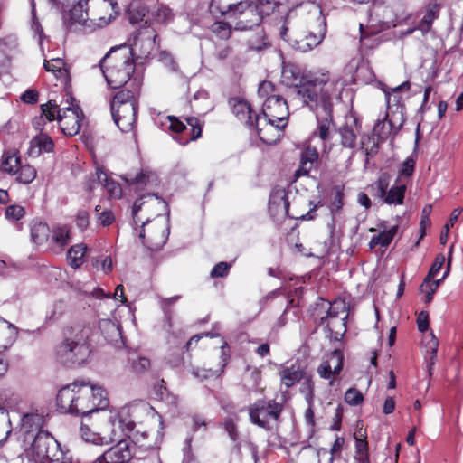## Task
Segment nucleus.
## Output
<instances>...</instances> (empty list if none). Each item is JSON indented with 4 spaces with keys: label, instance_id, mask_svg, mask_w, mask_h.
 <instances>
[{
    "label": "nucleus",
    "instance_id": "nucleus-43",
    "mask_svg": "<svg viewBox=\"0 0 463 463\" xmlns=\"http://www.w3.org/2000/svg\"><path fill=\"white\" fill-rule=\"evenodd\" d=\"M366 435L365 433H363L361 430L359 433L354 434L355 439V449H356V456L355 459H362L364 457H368L367 453V441L365 439Z\"/></svg>",
    "mask_w": 463,
    "mask_h": 463
},
{
    "label": "nucleus",
    "instance_id": "nucleus-35",
    "mask_svg": "<svg viewBox=\"0 0 463 463\" xmlns=\"http://www.w3.org/2000/svg\"><path fill=\"white\" fill-rule=\"evenodd\" d=\"M97 178L99 183L106 188L110 196L119 198L122 194V190L117 182L109 177L108 175L102 170H97Z\"/></svg>",
    "mask_w": 463,
    "mask_h": 463
},
{
    "label": "nucleus",
    "instance_id": "nucleus-49",
    "mask_svg": "<svg viewBox=\"0 0 463 463\" xmlns=\"http://www.w3.org/2000/svg\"><path fill=\"white\" fill-rule=\"evenodd\" d=\"M20 157L13 155L5 156L2 167L5 172L10 174H16L20 168Z\"/></svg>",
    "mask_w": 463,
    "mask_h": 463
},
{
    "label": "nucleus",
    "instance_id": "nucleus-51",
    "mask_svg": "<svg viewBox=\"0 0 463 463\" xmlns=\"http://www.w3.org/2000/svg\"><path fill=\"white\" fill-rule=\"evenodd\" d=\"M415 169V160L412 157H408L402 164L401 168L399 169V176L398 181H400L402 177H410Z\"/></svg>",
    "mask_w": 463,
    "mask_h": 463
},
{
    "label": "nucleus",
    "instance_id": "nucleus-31",
    "mask_svg": "<svg viewBox=\"0 0 463 463\" xmlns=\"http://www.w3.org/2000/svg\"><path fill=\"white\" fill-rule=\"evenodd\" d=\"M31 239L37 244L42 245L48 241L50 238V228L49 226L38 220H33L30 224Z\"/></svg>",
    "mask_w": 463,
    "mask_h": 463
},
{
    "label": "nucleus",
    "instance_id": "nucleus-9",
    "mask_svg": "<svg viewBox=\"0 0 463 463\" xmlns=\"http://www.w3.org/2000/svg\"><path fill=\"white\" fill-rule=\"evenodd\" d=\"M157 33L151 25L140 27L134 35L133 43L128 46L131 58L137 64H142L150 58L152 52L157 47Z\"/></svg>",
    "mask_w": 463,
    "mask_h": 463
},
{
    "label": "nucleus",
    "instance_id": "nucleus-2",
    "mask_svg": "<svg viewBox=\"0 0 463 463\" xmlns=\"http://www.w3.org/2000/svg\"><path fill=\"white\" fill-rule=\"evenodd\" d=\"M57 405L61 412L87 416L104 410L109 405V401L100 386L74 382L59 391Z\"/></svg>",
    "mask_w": 463,
    "mask_h": 463
},
{
    "label": "nucleus",
    "instance_id": "nucleus-57",
    "mask_svg": "<svg viewBox=\"0 0 463 463\" xmlns=\"http://www.w3.org/2000/svg\"><path fill=\"white\" fill-rule=\"evenodd\" d=\"M223 427L232 441L235 442L239 439L237 424L232 417H228L225 419L223 422Z\"/></svg>",
    "mask_w": 463,
    "mask_h": 463
},
{
    "label": "nucleus",
    "instance_id": "nucleus-38",
    "mask_svg": "<svg viewBox=\"0 0 463 463\" xmlns=\"http://www.w3.org/2000/svg\"><path fill=\"white\" fill-rule=\"evenodd\" d=\"M51 241L60 248H64L70 241V230L66 225L57 226L52 230Z\"/></svg>",
    "mask_w": 463,
    "mask_h": 463
},
{
    "label": "nucleus",
    "instance_id": "nucleus-37",
    "mask_svg": "<svg viewBox=\"0 0 463 463\" xmlns=\"http://www.w3.org/2000/svg\"><path fill=\"white\" fill-rule=\"evenodd\" d=\"M392 131V123L387 119V115L379 119L373 127V136L377 137L379 141H384Z\"/></svg>",
    "mask_w": 463,
    "mask_h": 463
},
{
    "label": "nucleus",
    "instance_id": "nucleus-60",
    "mask_svg": "<svg viewBox=\"0 0 463 463\" xmlns=\"http://www.w3.org/2000/svg\"><path fill=\"white\" fill-rule=\"evenodd\" d=\"M301 392L305 395L307 403L313 406L314 401V383L310 379H307L301 388Z\"/></svg>",
    "mask_w": 463,
    "mask_h": 463
},
{
    "label": "nucleus",
    "instance_id": "nucleus-59",
    "mask_svg": "<svg viewBox=\"0 0 463 463\" xmlns=\"http://www.w3.org/2000/svg\"><path fill=\"white\" fill-rule=\"evenodd\" d=\"M445 260H446V259L443 254L437 255V257L435 258V260H434L433 264L431 265L430 269L427 275L428 279H432L438 275V273L441 269Z\"/></svg>",
    "mask_w": 463,
    "mask_h": 463
},
{
    "label": "nucleus",
    "instance_id": "nucleus-1",
    "mask_svg": "<svg viewBox=\"0 0 463 463\" xmlns=\"http://www.w3.org/2000/svg\"><path fill=\"white\" fill-rule=\"evenodd\" d=\"M281 83L293 89L295 99L312 110L317 118L333 112V100L340 96L338 81L330 80L328 74L307 79L295 64H284L281 71Z\"/></svg>",
    "mask_w": 463,
    "mask_h": 463
},
{
    "label": "nucleus",
    "instance_id": "nucleus-34",
    "mask_svg": "<svg viewBox=\"0 0 463 463\" xmlns=\"http://www.w3.org/2000/svg\"><path fill=\"white\" fill-rule=\"evenodd\" d=\"M86 250L87 246L82 243L75 244L69 249L67 259L71 268L78 269L83 264Z\"/></svg>",
    "mask_w": 463,
    "mask_h": 463
},
{
    "label": "nucleus",
    "instance_id": "nucleus-27",
    "mask_svg": "<svg viewBox=\"0 0 463 463\" xmlns=\"http://www.w3.org/2000/svg\"><path fill=\"white\" fill-rule=\"evenodd\" d=\"M122 179L129 185H136L137 191L143 190L144 186L149 185L157 181L156 175L148 170H142L136 176L126 175Z\"/></svg>",
    "mask_w": 463,
    "mask_h": 463
},
{
    "label": "nucleus",
    "instance_id": "nucleus-50",
    "mask_svg": "<svg viewBox=\"0 0 463 463\" xmlns=\"http://www.w3.org/2000/svg\"><path fill=\"white\" fill-rule=\"evenodd\" d=\"M278 0H257V2L254 3V5L258 6V9L264 16L273 13L278 6Z\"/></svg>",
    "mask_w": 463,
    "mask_h": 463
},
{
    "label": "nucleus",
    "instance_id": "nucleus-22",
    "mask_svg": "<svg viewBox=\"0 0 463 463\" xmlns=\"http://www.w3.org/2000/svg\"><path fill=\"white\" fill-rule=\"evenodd\" d=\"M99 328L106 341L117 347L123 345L121 328L118 324L109 319H103L99 321Z\"/></svg>",
    "mask_w": 463,
    "mask_h": 463
},
{
    "label": "nucleus",
    "instance_id": "nucleus-26",
    "mask_svg": "<svg viewBox=\"0 0 463 463\" xmlns=\"http://www.w3.org/2000/svg\"><path fill=\"white\" fill-rule=\"evenodd\" d=\"M17 45V38L14 35L0 39V72L7 68L10 56L16 50Z\"/></svg>",
    "mask_w": 463,
    "mask_h": 463
},
{
    "label": "nucleus",
    "instance_id": "nucleus-54",
    "mask_svg": "<svg viewBox=\"0 0 463 463\" xmlns=\"http://www.w3.org/2000/svg\"><path fill=\"white\" fill-rule=\"evenodd\" d=\"M232 265L228 262H219L217 263L210 272V277L213 279L215 278H223L228 275Z\"/></svg>",
    "mask_w": 463,
    "mask_h": 463
},
{
    "label": "nucleus",
    "instance_id": "nucleus-10",
    "mask_svg": "<svg viewBox=\"0 0 463 463\" xmlns=\"http://www.w3.org/2000/svg\"><path fill=\"white\" fill-rule=\"evenodd\" d=\"M283 410L282 404L269 400H259L249 409L250 419L252 423L265 430H271V422H276Z\"/></svg>",
    "mask_w": 463,
    "mask_h": 463
},
{
    "label": "nucleus",
    "instance_id": "nucleus-4",
    "mask_svg": "<svg viewBox=\"0 0 463 463\" xmlns=\"http://www.w3.org/2000/svg\"><path fill=\"white\" fill-rule=\"evenodd\" d=\"M155 203L165 204V202L154 194H147L146 196H141L137 199L132 207L134 223L137 224L141 222L139 238L142 240L143 245L152 251L161 250L165 244L169 234V228L163 222H156L149 225V217H146V220L142 221V218L138 215L143 208L147 211Z\"/></svg>",
    "mask_w": 463,
    "mask_h": 463
},
{
    "label": "nucleus",
    "instance_id": "nucleus-32",
    "mask_svg": "<svg viewBox=\"0 0 463 463\" xmlns=\"http://www.w3.org/2000/svg\"><path fill=\"white\" fill-rule=\"evenodd\" d=\"M232 112L240 120H244L247 125L253 127L255 116L249 103L243 100L236 101L232 106Z\"/></svg>",
    "mask_w": 463,
    "mask_h": 463
},
{
    "label": "nucleus",
    "instance_id": "nucleus-18",
    "mask_svg": "<svg viewBox=\"0 0 463 463\" xmlns=\"http://www.w3.org/2000/svg\"><path fill=\"white\" fill-rule=\"evenodd\" d=\"M111 115L118 128L125 133L134 128L137 119V104L125 103L110 107Z\"/></svg>",
    "mask_w": 463,
    "mask_h": 463
},
{
    "label": "nucleus",
    "instance_id": "nucleus-25",
    "mask_svg": "<svg viewBox=\"0 0 463 463\" xmlns=\"http://www.w3.org/2000/svg\"><path fill=\"white\" fill-rule=\"evenodd\" d=\"M53 147L52 139L45 134H40L30 141L28 155L32 157H38L43 152L52 151Z\"/></svg>",
    "mask_w": 463,
    "mask_h": 463
},
{
    "label": "nucleus",
    "instance_id": "nucleus-53",
    "mask_svg": "<svg viewBox=\"0 0 463 463\" xmlns=\"http://www.w3.org/2000/svg\"><path fill=\"white\" fill-rule=\"evenodd\" d=\"M364 400L363 394L354 388L348 389L345 393V401L346 403L356 406L360 404Z\"/></svg>",
    "mask_w": 463,
    "mask_h": 463
},
{
    "label": "nucleus",
    "instance_id": "nucleus-15",
    "mask_svg": "<svg viewBox=\"0 0 463 463\" xmlns=\"http://www.w3.org/2000/svg\"><path fill=\"white\" fill-rule=\"evenodd\" d=\"M288 124L275 122L271 119L255 116L254 127L260 140L268 145L276 144L283 136L284 128Z\"/></svg>",
    "mask_w": 463,
    "mask_h": 463
},
{
    "label": "nucleus",
    "instance_id": "nucleus-45",
    "mask_svg": "<svg viewBox=\"0 0 463 463\" xmlns=\"http://www.w3.org/2000/svg\"><path fill=\"white\" fill-rule=\"evenodd\" d=\"M17 174V180L25 184L32 183L36 177V170L31 165L20 166Z\"/></svg>",
    "mask_w": 463,
    "mask_h": 463
},
{
    "label": "nucleus",
    "instance_id": "nucleus-61",
    "mask_svg": "<svg viewBox=\"0 0 463 463\" xmlns=\"http://www.w3.org/2000/svg\"><path fill=\"white\" fill-rule=\"evenodd\" d=\"M24 209L20 205H10L5 209L7 219L18 221L24 215Z\"/></svg>",
    "mask_w": 463,
    "mask_h": 463
},
{
    "label": "nucleus",
    "instance_id": "nucleus-40",
    "mask_svg": "<svg viewBox=\"0 0 463 463\" xmlns=\"http://www.w3.org/2000/svg\"><path fill=\"white\" fill-rule=\"evenodd\" d=\"M80 434L83 440L95 445L106 444L105 436L92 431L87 425L82 424L80 428Z\"/></svg>",
    "mask_w": 463,
    "mask_h": 463
},
{
    "label": "nucleus",
    "instance_id": "nucleus-41",
    "mask_svg": "<svg viewBox=\"0 0 463 463\" xmlns=\"http://www.w3.org/2000/svg\"><path fill=\"white\" fill-rule=\"evenodd\" d=\"M128 15L131 24H137L145 18L148 19V10L143 5L131 4L128 10Z\"/></svg>",
    "mask_w": 463,
    "mask_h": 463
},
{
    "label": "nucleus",
    "instance_id": "nucleus-29",
    "mask_svg": "<svg viewBox=\"0 0 463 463\" xmlns=\"http://www.w3.org/2000/svg\"><path fill=\"white\" fill-rule=\"evenodd\" d=\"M281 383L287 388L292 387L298 383L304 376V371L300 365L295 364L290 366L283 368L279 372Z\"/></svg>",
    "mask_w": 463,
    "mask_h": 463
},
{
    "label": "nucleus",
    "instance_id": "nucleus-12",
    "mask_svg": "<svg viewBox=\"0 0 463 463\" xmlns=\"http://www.w3.org/2000/svg\"><path fill=\"white\" fill-rule=\"evenodd\" d=\"M398 183L399 181L396 180V184L388 190L390 185V175L386 173L382 174L373 185L376 189V196L383 200L386 204H402L406 192V185L404 184Z\"/></svg>",
    "mask_w": 463,
    "mask_h": 463
},
{
    "label": "nucleus",
    "instance_id": "nucleus-11",
    "mask_svg": "<svg viewBox=\"0 0 463 463\" xmlns=\"http://www.w3.org/2000/svg\"><path fill=\"white\" fill-rule=\"evenodd\" d=\"M262 18L263 15L258 6H255L253 2L246 0L236 4L230 19L235 22L234 28L236 30H247L259 25Z\"/></svg>",
    "mask_w": 463,
    "mask_h": 463
},
{
    "label": "nucleus",
    "instance_id": "nucleus-17",
    "mask_svg": "<svg viewBox=\"0 0 463 463\" xmlns=\"http://www.w3.org/2000/svg\"><path fill=\"white\" fill-rule=\"evenodd\" d=\"M134 455L129 439H120L96 458L94 463H127Z\"/></svg>",
    "mask_w": 463,
    "mask_h": 463
},
{
    "label": "nucleus",
    "instance_id": "nucleus-62",
    "mask_svg": "<svg viewBox=\"0 0 463 463\" xmlns=\"http://www.w3.org/2000/svg\"><path fill=\"white\" fill-rule=\"evenodd\" d=\"M274 91L275 86L270 81L264 80L259 86L258 95L266 99L269 96L276 95Z\"/></svg>",
    "mask_w": 463,
    "mask_h": 463
},
{
    "label": "nucleus",
    "instance_id": "nucleus-46",
    "mask_svg": "<svg viewBox=\"0 0 463 463\" xmlns=\"http://www.w3.org/2000/svg\"><path fill=\"white\" fill-rule=\"evenodd\" d=\"M159 61L171 72H178L179 66L173 55L166 52L162 51L159 53Z\"/></svg>",
    "mask_w": 463,
    "mask_h": 463
},
{
    "label": "nucleus",
    "instance_id": "nucleus-48",
    "mask_svg": "<svg viewBox=\"0 0 463 463\" xmlns=\"http://www.w3.org/2000/svg\"><path fill=\"white\" fill-rule=\"evenodd\" d=\"M128 439H131V441L135 445H138L141 448L145 449H150L152 448L151 443L145 442V439L147 438V432L146 431H141L139 430L133 429V431L130 433L129 436H128Z\"/></svg>",
    "mask_w": 463,
    "mask_h": 463
},
{
    "label": "nucleus",
    "instance_id": "nucleus-7",
    "mask_svg": "<svg viewBox=\"0 0 463 463\" xmlns=\"http://www.w3.org/2000/svg\"><path fill=\"white\" fill-rule=\"evenodd\" d=\"M317 128L310 136L306 148L301 152L300 165L295 172L297 178L307 175L315 167L319 156L317 146H326V142L329 139L331 129L334 127L332 112L325 115V118H323V116L321 118H317Z\"/></svg>",
    "mask_w": 463,
    "mask_h": 463
},
{
    "label": "nucleus",
    "instance_id": "nucleus-19",
    "mask_svg": "<svg viewBox=\"0 0 463 463\" xmlns=\"http://www.w3.org/2000/svg\"><path fill=\"white\" fill-rule=\"evenodd\" d=\"M44 424V417L39 412H29L24 414L20 422V435L23 437L24 446L29 444L42 430Z\"/></svg>",
    "mask_w": 463,
    "mask_h": 463
},
{
    "label": "nucleus",
    "instance_id": "nucleus-23",
    "mask_svg": "<svg viewBox=\"0 0 463 463\" xmlns=\"http://www.w3.org/2000/svg\"><path fill=\"white\" fill-rule=\"evenodd\" d=\"M140 85V79L137 77H134L133 81L131 83V86H133V88L131 90L127 88L117 92L113 98L110 107L121 106L125 103L137 104V98L139 95Z\"/></svg>",
    "mask_w": 463,
    "mask_h": 463
},
{
    "label": "nucleus",
    "instance_id": "nucleus-39",
    "mask_svg": "<svg viewBox=\"0 0 463 463\" xmlns=\"http://www.w3.org/2000/svg\"><path fill=\"white\" fill-rule=\"evenodd\" d=\"M341 145L347 148H354L356 145L357 136L351 126H345L339 129Z\"/></svg>",
    "mask_w": 463,
    "mask_h": 463
},
{
    "label": "nucleus",
    "instance_id": "nucleus-63",
    "mask_svg": "<svg viewBox=\"0 0 463 463\" xmlns=\"http://www.w3.org/2000/svg\"><path fill=\"white\" fill-rule=\"evenodd\" d=\"M150 367V361L146 357H138L137 360L132 361V369L141 373Z\"/></svg>",
    "mask_w": 463,
    "mask_h": 463
},
{
    "label": "nucleus",
    "instance_id": "nucleus-13",
    "mask_svg": "<svg viewBox=\"0 0 463 463\" xmlns=\"http://www.w3.org/2000/svg\"><path fill=\"white\" fill-rule=\"evenodd\" d=\"M167 119L169 121V129L178 135L175 139L182 146H185L190 141L199 138L202 135V127L197 118L190 117L186 118L190 128L175 117L169 116Z\"/></svg>",
    "mask_w": 463,
    "mask_h": 463
},
{
    "label": "nucleus",
    "instance_id": "nucleus-21",
    "mask_svg": "<svg viewBox=\"0 0 463 463\" xmlns=\"http://www.w3.org/2000/svg\"><path fill=\"white\" fill-rule=\"evenodd\" d=\"M343 367V354L339 350L332 352L327 360L317 368V373L323 379H330L333 374H338Z\"/></svg>",
    "mask_w": 463,
    "mask_h": 463
},
{
    "label": "nucleus",
    "instance_id": "nucleus-28",
    "mask_svg": "<svg viewBox=\"0 0 463 463\" xmlns=\"http://www.w3.org/2000/svg\"><path fill=\"white\" fill-rule=\"evenodd\" d=\"M439 11L440 5L437 3H430L426 6L425 14L417 25V29L423 35L430 31L434 20L439 15Z\"/></svg>",
    "mask_w": 463,
    "mask_h": 463
},
{
    "label": "nucleus",
    "instance_id": "nucleus-16",
    "mask_svg": "<svg viewBox=\"0 0 463 463\" xmlns=\"http://www.w3.org/2000/svg\"><path fill=\"white\" fill-rule=\"evenodd\" d=\"M289 116L288 106L286 99L279 95L267 97L262 105L261 118L271 119L275 122L288 124Z\"/></svg>",
    "mask_w": 463,
    "mask_h": 463
},
{
    "label": "nucleus",
    "instance_id": "nucleus-8",
    "mask_svg": "<svg viewBox=\"0 0 463 463\" xmlns=\"http://www.w3.org/2000/svg\"><path fill=\"white\" fill-rule=\"evenodd\" d=\"M139 409L137 405H128L121 407L115 414L109 416L110 432L104 435L106 444L126 439L125 437L130 435L136 427V418Z\"/></svg>",
    "mask_w": 463,
    "mask_h": 463
},
{
    "label": "nucleus",
    "instance_id": "nucleus-33",
    "mask_svg": "<svg viewBox=\"0 0 463 463\" xmlns=\"http://www.w3.org/2000/svg\"><path fill=\"white\" fill-rule=\"evenodd\" d=\"M237 3L238 2H234L233 0H212L209 5V11L214 16L226 14L230 19L232 11H234Z\"/></svg>",
    "mask_w": 463,
    "mask_h": 463
},
{
    "label": "nucleus",
    "instance_id": "nucleus-20",
    "mask_svg": "<svg viewBox=\"0 0 463 463\" xmlns=\"http://www.w3.org/2000/svg\"><path fill=\"white\" fill-rule=\"evenodd\" d=\"M81 110L76 106L72 108H66L62 113H58L59 126L66 136H75L80 129Z\"/></svg>",
    "mask_w": 463,
    "mask_h": 463
},
{
    "label": "nucleus",
    "instance_id": "nucleus-36",
    "mask_svg": "<svg viewBox=\"0 0 463 463\" xmlns=\"http://www.w3.org/2000/svg\"><path fill=\"white\" fill-rule=\"evenodd\" d=\"M398 232V225H394L391 227L388 231H383L380 234L373 236L370 242V249H373L376 246L380 245L382 247H387L393 240L394 236Z\"/></svg>",
    "mask_w": 463,
    "mask_h": 463
},
{
    "label": "nucleus",
    "instance_id": "nucleus-64",
    "mask_svg": "<svg viewBox=\"0 0 463 463\" xmlns=\"http://www.w3.org/2000/svg\"><path fill=\"white\" fill-rule=\"evenodd\" d=\"M93 265L96 268H99L104 273H108L112 270V260L110 256L100 257L97 259Z\"/></svg>",
    "mask_w": 463,
    "mask_h": 463
},
{
    "label": "nucleus",
    "instance_id": "nucleus-56",
    "mask_svg": "<svg viewBox=\"0 0 463 463\" xmlns=\"http://www.w3.org/2000/svg\"><path fill=\"white\" fill-rule=\"evenodd\" d=\"M99 210H100V206L97 205L95 207V212L98 215V222L102 226H109L110 224H112L113 222L115 221L113 213L109 210H106V211L99 213Z\"/></svg>",
    "mask_w": 463,
    "mask_h": 463
},
{
    "label": "nucleus",
    "instance_id": "nucleus-5",
    "mask_svg": "<svg viewBox=\"0 0 463 463\" xmlns=\"http://www.w3.org/2000/svg\"><path fill=\"white\" fill-rule=\"evenodd\" d=\"M100 68L108 85L118 89L128 83L135 71L128 45L112 47L100 61Z\"/></svg>",
    "mask_w": 463,
    "mask_h": 463
},
{
    "label": "nucleus",
    "instance_id": "nucleus-14",
    "mask_svg": "<svg viewBox=\"0 0 463 463\" xmlns=\"http://www.w3.org/2000/svg\"><path fill=\"white\" fill-rule=\"evenodd\" d=\"M326 18L320 12L316 18V26L312 27L304 38L300 40H294L292 46L301 52L311 51L322 43L326 36Z\"/></svg>",
    "mask_w": 463,
    "mask_h": 463
},
{
    "label": "nucleus",
    "instance_id": "nucleus-30",
    "mask_svg": "<svg viewBox=\"0 0 463 463\" xmlns=\"http://www.w3.org/2000/svg\"><path fill=\"white\" fill-rule=\"evenodd\" d=\"M173 18L172 10L163 5H155L148 10V19H145V24H166Z\"/></svg>",
    "mask_w": 463,
    "mask_h": 463
},
{
    "label": "nucleus",
    "instance_id": "nucleus-55",
    "mask_svg": "<svg viewBox=\"0 0 463 463\" xmlns=\"http://www.w3.org/2000/svg\"><path fill=\"white\" fill-rule=\"evenodd\" d=\"M13 395L11 389L0 387V411L4 412L11 406Z\"/></svg>",
    "mask_w": 463,
    "mask_h": 463
},
{
    "label": "nucleus",
    "instance_id": "nucleus-24",
    "mask_svg": "<svg viewBox=\"0 0 463 463\" xmlns=\"http://www.w3.org/2000/svg\"><path fill=\"white\" fill-rule=\"evenodd\" d=\"M269 209L270 213H275L284 217L289 216V202L285 190H277L271 194Z\"/></svg>",
    "mask_w": 463,
    "mask_h": 463
},
{
    "label": "nucleus",
    "instance_id": "nucleus-6",
    "mask_svg": "<svg viewBox=\"0 0 463 463\" xmlns=\"http://www.w3.org/2000/svg\"><path fill=\"white\" fill-rule=\"evenodd\" d=\"M90 335V326L71 327L65 339L56 347L58 360L69 367L80 365L86 362L91 352L89 343Z\"/></svg>",
    "mask_w": 463,
    "mask_h": 463
},
{
    "label": "nucleus",
    "instance_id": "nucleus-47",
    "mask_svg": "<svg viewBox=\"0 0 463 463\" xmlns=\"http://www.w3.org/2000/svg\"><path fill=\"white\" fill-rule=\"evenodd\" d=\"M6 331L9 340L5 345H3L4 349H6L11 345L16 337L17 328L13 324L9 323L5 319L0 318V332Z\"/></svg>",
    "mask_w": 463,
    "mask_h": 463
},
{
    "label": "nucleus",
    "instance_id": "nucleus-3",
    "mask_svg": "<svg viewBox=\"0 0 463 463\" xmlns=\"http://www.w3.org/2000/svg\"><path fill=\"white\" fill-rule=\"evenodd\" d=\"M118 14L116 0H79L63 15V21L68 28L75 24H82L95 30L108 25Z\"/></svg>",
    "mask_w": 463,
    "mask_h": 463
},
{
    "label": "nucleus",
    "instance_id": "nucleus-52",
    "mask_svg": "<svg viewBox=\"0 0 463 463\" xmlns=\"http://www.w3.org/2000/svg\"><path fill=\"white\" fill-rule=\"evenodd\" d=\"M212 31L222 39H228L231 36V28L225 22H216L212 25Z\"/></svg>",
    "mask_w": 463,
    "mask_h": 463
},
{
    "label": "nucleus",
    "instance_id": "nucleus-58",
    "mask_svg": "<svg viewBox=\"0 0 463 463\" xmlns=\"http://www.w3.org/2000/svg\"><path fill=\"white\" fill-rule=\"evenodd\" d=\"M438 346H439V341L436 338V336L431 333L430 339L428 341V343L426 345L427 352H429L430 354V363L428 364L429 370H430L431 366L434 364V359L437 354Z\"/></svg>",
    "mask_w": 463,
    "mask_h": 463
},
{
    "label": "nucleus",
    "instance_id": "nucleus-42",
    "mask_svg": "<svg viewBox=\"0 0 463 463\" xmlns=\"http://www.w3.org/2000/svg\"><path fill=\"white\" fill-rule=\"evenodd\" d=\"M42 117H44L48 121L58 120V113L65 110V109H59L55 100H49L46 104L41 105Z\"/></svg>",
    "mask_w": 463,
    "mask_h": 463
},
{
    "label": "nucleus",
    "instance_id": "nucleus-44",
    "mask_svg": "<svg viewBox=\"0 0 463 463\" xmlns=\"http://www.w3.org/2000/svg\"><path fill=\"white\" fill-rule=\"evenodd\" d=\"M409 89H410L409 82H403L401 85H399L398 87L394 88L392 90V93H387L386 94V102H387L388 108H390L392 106V104L398 107L402 100L400 91L402 90H408Z\"/></svg>",
    "mask_w": 463,
    "mask_h": 463
}]
</instances>
